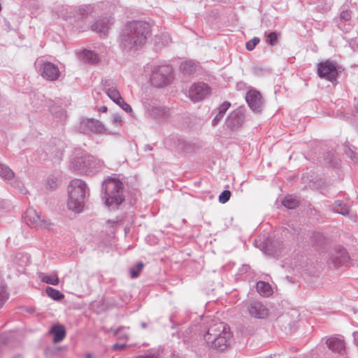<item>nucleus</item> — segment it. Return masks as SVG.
Segmentation results:
<instances>
[{
    "label": "nucleus",
    "instance_id": "nucleus-35",
    "mask_svg": "<svg viewBox=\"0 0 358 358\" xmlns=\"http://www.w3.org/2000/svg\"><path fill=\"white\" fill-rule=\"evenodd\" d=\"M127 348L125 343H115L113 345L112 349L113 350H122Z\"/></svg>",
    "mask_w": 358,
    "mask_h": 358
},
{
    "label": "nucleus",
    "instance_id": "nucleus-14",
    "mask_svg": "<svg viewBox=\"0 0 358 358\" xmlns=\"http://www.w3.org/2000/svg\"><path fill=\"white\" fill-rule=\"evenodd\" d=\"M151 82L156 87H162L169 83V78L167 76L162 75L158 71L154 72L151 76Z\"/></svg>",
    "mask_w": 358,
    "mask_h": 358
},
{
    "label": "nucleus",
    "instance_id": "nucleus-38",
    "mask_svg": "<svg viewBox=\"0 0 358 358\" xmlns=\"http://www.w3.org/2000/svg\"><path fill=\"white\" fill-rule=\"evenodd\" d=\"M65 347H56L53 349L54 352L53 353L55 354L57 353V352L62 350L63 348H64Z\"/></svg>",
    "mask_w": 358,
    "mask_h": 358
},
{
    "label": "nucleus",
    "instance_id": "nucleus-44",
    "mask_svg": "<svg viewBox=\"0 0 358 358\" xmlns=\"http://www.w3.org/2000/svg\"><path fill=\"white\" fill-rule=\"evenodd\" d=\"M24 189H21V192L22 194H25L27 192V190L24 189V191H23Z\"/></svg>",
    "mask_w": 358,
    "mask_h": 358
},
{
    "label": "nucleus",
    "instance_id": "nucleus-24",
    "mask_svg": "<svg viewBox=\"0 0 358 358\" xmlns=\"http://www.w3.org/2000/svg\"><path fill=\"white\" fill-rule=\"evenodd\" d=\"M348 258V255L346 252L344 250H341L338 255L335 257V259L334 260V263L336 265H340L343 264Z\"/></svg>",
    "mask_w": 358,
    "mask_h": 358
},
{
    "label": "nucleus",
    "instance_id": "nucleus-5",
    "mask_svg": "<svg viewBox=\"0 0 358 358\" xmlns=\"http://www.w3.org/2000/svg\"><path fill=\"white\" fill-rule=\"evenodd\" d=\"M245 100L254 112L260 113L262 111L264 100L259 92L255 90H250L246 94Z\"/></svg>",
    "mask_w": 358,
    "mask_h": 358
},
{
    "label": "nucleus",
    "instance_id": "nucleus-28",
    "mask_svg": "<svg viewBox=\"0 0 358 358\" xmlns=\"http://www.w3.org/2000/svg\"><path fill=\"white\" fill-rule=\"evenodd\" d=\"M8 294L6 289L3 287H0V307H2L6 301L8 299Z\"/></svg>",
    "mask_w": 358,
    "mask_h": 358
},
{
    "label": "nucleus",
    "instance_id": "nucleus-22",
    "mask_svg": "<svg viewBox=\"0 0 358 358\" xmlns=\"http://www.w3.org/2000/svg\"><path fill=\"white\" fill-rule=\"evenodd\" d=\"M282 203L285 207L289 209L295 208L299 205V201L292 196H286Z\"/></svg>",
    "mask_w": 358,
    "mask_h": 358
},
{
    "label": "nucleus",
    "instance_id": "nucleus-17",
    "mask_svg": "<svg viewBox=\"0 0 358 358\" xmlns=\"http://www.w3.org/2000/svg\"><path fill=\"white\" fill-rule=\"evenodd\" d=\"M38 278L43 282L52 285H57L59 282V278L56 273L48 275L43 273H38Z\"/></svg>",
    "mask_w": 358,
    "mask_h": 358
},
{
    "label": "nucleus",
    "instance_id": "nucleus-32",
    "mask_svg": "<svg viewBox=\"0 0 358 358\" xmlns=\"http://www.w3.org/2000/svg\"><path fill=\"white\" fill-rule=\"evenodd\" d=\"M117 104L119 105L126 112L131 113L132 111V108L130 106V105L127 103L123 100V99H122V100L119 101L118 103H117Z\"/></svg>",
    "mask_w": 358,
    "mask_h": 358
},
{
    "label": "nucleus",
    "instance_id": "nucleus-3",
    "mask_svg": "<svg viewBox=\"0 0 358 358\" xmlns=\"http://www.w3.org/2000/svg\"><path fill=\"white\" fill-rule=\"evenodd\" d=\"M103 187L106 206L113 208L123 202V185L119 179L108 178L103 182Z\"/></svg>",
    "mask_w": 358,
    "mask_h": 358
},
{
    "label": "nucleus",
    "instance_id": "nucleus-31",
    "mask_svg": "<svg viewBox=\"0 0 358 358\" xmlns=\"http://www.w3.org/2000/svg\"><path fill=\"white\" fill-rule=\"evenodd\" d=\"M259 43V39L258 38H254L252 40L247 42L246 48L248 50H252Z\"/></svg>",
    "mask_w": 358,
    "mask_h": 358
},
{
    "label": "nucleus",
    "instance_id": "nucleus-26",
    "mask_svg": "<svg viewBox=\"0 0 358 358\" xmlns=\"http://www.w3.org/2000/svg\"><path fill=\"white\" fill-rule=\"evenodd\" d=\"M50 333L53 336H65V328L62 325H55L50 329Z\"/></svg>",
    "mask_w": 358,
    "mask_h": 358
},
{
    "label": "nucleus",
    "instance_id": "nucleus-6",
    "mask_svg": "<svg viewBox=\"0 0 358 358\" xmlns=\"http://www.w3.org/2000/svg\"><path fill=\"white\" fill-rule=\"evenodd\" d=\"M210 93V89L205 83L193 85L189 91V96L194 101H199L204 99Z\"/></svg>",
    "mask_w": 358,
    "mask_h": 358
},
{
    "label": "nucleus",
    "instance_id": "nucleus-7",
    "mask_svg": "<svg viewBox=\"0 0 358 358\" xmlns=\"http://www.w3.org/2000/svg\"><path fill=\"white\" fill-rule=\"evenodd\" d=\"M209 346L213 350L217 351H224L230 345V338L231 337H204Z\"/></svg>",
    "mask_w": 358,
    "mask_h": 358
},
{
    "label": "nucleus",
    "instance_id": "nucleus-36",
    "mask_svg": "<svg viewBox=\"0 0 358 358\" xmlns=\"http://www.w3.org/2000/svg\"><path fill=\"white\" fill-rule=\"evenodd\" d=\"M351 17L350 12L348 10H344L341 13V17L345 20H348Z\"/></svg>",
    "mask_w": 358,
    "mask_h": 358
},
{
    "label": "nucleus",
    "instance_id": "nucleus-16",
    "mask_svg": "<svg viewBox=\"0 0 358 358\" xmlns=\"http://www.w3.org/2000/svg\"><path fill=\"white\" fill-rule=\"evenodd\" d=\"M256 287L259 294L263 296H269L273 293L271 285L264 281H259L257 282Z\"/></svg>",
    "mask_w": 358,
    "mask_h": 358
},
{
    "label": "nucleus",
    "instance_id": "nucleus-1",
    "mask_svg": "<svg viewBox=\"0 0 358 358\" xmlns=\"http://www.w3.org/2000/svg\"><path fill=\"white\" fill-rule=\"evenodd\" d=\"M67 192V207L69 210L76 213L81 212L84 208L87 192L85 182L80 179H73L70 182Z\"/></svg>",
    "mask_w": 358,
    "mask_h": 358
},
{
    "label": "nucleus",
    "instance_id": "nucleus-30",
    "mask_svg": "<svg viewBox=\"0 0 358 358\" xmlns=\"http://www.w3.org/2000/svg\"><path fill=\"white\" fill-rule=\"evenodd\" d=\"M278 34L275 32H271L268 35L267 42L271 45H275L277 43Z\"/></svg>",
    "mask_w": 358,
    "mask_h": 358
},
{
    "label": "nucleus",
    "instance_id": "nucleus-45",
    "mask_svg": "<svg viewBox=\"0 0 358 358\" xmlns=\"http://www.w3.org/2000/svg\"><path fill=\"white\" fill-rule=\"evenodd\" d=\"M343 358H347V357H343Z\"/></svg>",
    "mask_w": 358,
    "mask_h": 358
},
{
    "label": "nucleus",
    "instance_id": "nucleus-9",
    "mask_svg": "<svg viewBox=\"0 0 358 358\" xmlns=\"http://www.w3.org/2000/svg\"><path fill=\"white\" fill-rule=\"evenodd\" d=\"M41 75L47 80H55L59 78V71L52 63L46 62L43 65Z\"/></svg>",
    "mask_w": 358,
    "mask_h": 358
},
{
    "label": "nucleus",
    "instance_id": "nucleus-41",
    "mask_svg": "<svg viewBox=\"0 0 358 358\" xmlns=\"http://www.w3.org/2000/svg\"><path fill=\"white\" fill-rule=\"evenodd\" d=\"M355 344L358 346V337H354Z\"/></svg>",
    "mask_w": 358,
    "mask_h": 358
},
{
    "label": "nucleus",
    "instance_id": "nucleus-10",
    "mask_svg": "<svg viewBox=\"0 0 358 358\" xmlns=\"http://www.w3.org/2000/svg\"><path fill=\"white\" fill-rule=\"evenodd\" d=\"M326 343L328 348L333 352L342 355L345 351V342L338 337H329L326 341Z\"/></svg>",
    "mask_w": 358,
    "mask_h": 358
},
{
    "label": "nucleus",
    "instance_id": "nucleus-40",
    "mask_svg": "<svg viewBox=\"0 0 358 358\" xmlns=\"http://www.w3.org/2000/svg\"><path fill=\"white\" fill-rule=\"evenodd\" d=\"M101 110L103 112H106L107 110V107L106 106H103V107L101 108Z\"/></svg>",
    "mask_w": 358,
    "mask_h": 358
},
{
    "label": "nucleus",
    "instance_id": "nucleus-27",
    "mask_svg": "<svg viewBox=\"0 0 358 358\" xmlns=\"http://www.w3.org/2000/svg\"><path fill=\"white\" fill-rule=\"evenodd\" d=\"M107 94L108 96L116 103L122 99L120 92L116 89L108 90Z\"/></svg>",
    "mask_w": 358,
    "mask_h": 358
},
{
    "label": "nucleus",
    "instance_id": "nucleus-18",
    "mask_svg": "<svg viewBox=\"0 0 358 358\" xmlns=\"http://www.w3.org/2000/svg\"><path fill=\"white\" fill-rule=\"evenodd\" d=\"M231 106V103L228 101L223 102L216 110L217 113L215 118L213 120V124H216L221 118H222L224 114Z\"/></svg>",
    "mask_w": 358,
    "mask_h": 358
},
{
    "label": "nucleus",
    "instance_id": "nucleus-34",
    "mask_svg": "<svg viewBox=\"0 0 358 358\" xmlns=\"http://www.w3.org/2000/svg\"><path fill=\"white\" fill-rule=\"evenodd\" d=\"M84 55L90 62H94L96 60V55L92 51L87 50Z\"/></svg>",
    "mask_w": 358,
    "mask_h": 358
},
{
    "label": "nucleus",
    "instance_id": "nucleus-29",
    "mask_svg": "<svg viewBox=\"0 0 358 358\" xmlns=\"http://www.w3.org/2000/svg\"><path fill=\"white\" fill-rule=\"evenodd\" d=\"M231 196V192L229 190L223 191L219 196V201L222 203L227 202Z\"/></svg>",
    "mask_w": 358,
    "mask_h": 358
},
{
    "label": "nucleus",
    "instance_id": "nucleus-4",
    "mask_svg": "<svg viewBox=\"0 0 358 358\" xmlns=\"http://www.w3.org/2000/svg\"><path fill=\"white\" fill-rule=\"evenodd\" d=\"M318 75L329 80H333L338 75L336 64L328 60L320 63L317 66Z\"/></svg>",
    "mask_w": 358,
    "mask_h": 358
},
{
    "label": "nucleus",
    "instance_id": "nucleus-39",
    "mask_svg": "<svg viewBox=\"0 0 358 358\" xmlns=\"http://www.w3.org/2000/svg\"><path fill=\"white\" fill-rule=\"evenodd\" d=\"M167 70H168V68H166V67H163V68H162V69H160V71H161L162 73H164V72H167Z\"/></svg>",
    "mask_w": 358,
    "mask_h": 358
},
{
    "label": "nucleus",
    "instance_id": "nucleus-20",
    "mask_svg": "<svg viewBox=\"0 0 358 358\" xmlns=\"http://www.w3.org/2000/svg\"><path fill=\"white\" fill-rule=\"evenodd\" d=\"M47 295L54 300H61L64 298V295L59 292V290L52 287H48L45 289Z\"/></svg>",
    "mask_w": 358,
    "mask_h": 358
},
{
    "label": "nucleus",
    "instance_id": "nucleus-25",
    "mask_svg": "<svg viewBox=\"0 0 358 358\" xmlns=\"http://www.w3.org/2000/svg\"><path fill=\"white\" fill-rule=\"evenodd\" d=\"M144 267V264L142 262H138L135 267L130 268V274L132 278H137Z\"/></svg>",
    "mask_w": 358,
    "mask_h": 358
},
{
    "label": "nucleus",
    "instance_id": "nucleus-15",
    "mask_svg": "<svg viewBox=\"0 0 358 358\" xmlns=\"http://www.w3.org/2000/svg\"><path fill=\"white\" fill-rule=\"evenodd\" d=\"M243 122L242 115L238 111H234L227 119V124L231 128L241 126Z\"/></svg>",
    "mask_w": 358,
    "mask_h": 358
},
{
    "label": "nucleus",
    "instance_id": "nucleus-43",
    "mask_svg": "<svg viewBox=\"0 0 358 358\" xmlns=\"http://www.w3.org/2000/svg\"><path fill=\"white\" fill-rule=\"evenodd\" d=\"M115 122H120V120L117 117V118L115 119Z\"/></svg>",
    "mask_w": 358,
    "mask_h": 358
},
{
    "label": "nucleus",
    "instance_id": "nucleus-37",
    "mask_svg": "<svg viewBox=\"0 0 358 358\" xmlns=\"http://www.w3.org/2000/svg\"><path fill=\"white\" fill-rule=\"evenodd\" d=\"M52 341L54 343H57L63 341L65 337H52Z\"/></svg>",
    "mask_w": 358,
    "mask_h": 358
},
{
    "label": "nucleus",
    "instance_id": "nucleus-33",
    "mask_svg": "<svg viewBox=\"0 0 358 358\" xmlns=\"http://www.w3.org/2000/svg\"><path fill=\"white\" fill-rule=\"evenodd\" d=\"M41 224H38L37 227H42L47 229H50L52 225V223L50 222V220H45L41 218Z\"/></svg>",
    "mask_w": 358,
    "mask_h": 358
},
{
    "label": "nucleus",
    "instance_id": "nucleus-19",
    "mask_svg": "<svg viewBox=\"0 0 358 358\" xmlns=\"http://www.w3.org/2000/svg\"><path fill=\"white\" fill-rule=\"evenodd\" d=\"M334 211L335 213L346 215L349 213V208L345 203H342L340 201H336L334 203Z\"/></svg>",
    "mask_w": 358,
    "mask_h": 358
},
{
    "label": "nucleus",
    "instance_id": "nucleus-12",
    "mask_svg": "<svg viewBox=\"0 0 358 358\" xmlns=\"http://www.w3.org/2000/svg\"><path fill=\"white\" fill-rule=\"evenodd\" d=\"M90 162L85 157H80L73 162V169L80 173H88Z\"/></svg>",
    "mask_w": 358,
    "mask_h": 358
},
{
    "label": "nucleus",
    "instance_id": "nucleus-42",
    "mask_svg": "<svg viewBox=\"0 0 358 358\" xmlns=\"http://www.w3.org/2000/svg\"><path fill=\"white\" fill-rule=\"evenodd\" d=\"M187 64H188L187 63H184V64H182V67H183V69H185V68H186V66H187Z\"/></svg>",
    "mask_w": 358,
    "mask_h": 358
},
{
    "label": "nucleus",
    "instance_id": "nucleus-23",
    "mask_svg": "<svg viewBox=\"0 0 358 358\" xmlns=\"http://www.w3.org/2000/svg\"><path fill=\"white\" fill-rule=\"evenodd\" d=\"M0 176L10 180L14 177V173L8 166L0 165Z\"/></svg>",
    "mask_w": 358,
    "mask_h": 358
},
{
    "label": "nucleus",
    "instance_id": "nucleus-8",
    "mask_svg": "<svg viewBox=\"0 0 358 358\" xmlns=\"http://www.w3.org/2000/svg\"><path fill=\"white\" fill-rule=\"evenodd\" d=\"M250 316L258 319H264L268 316L267 308L259 301H254L248 307Z\"/></svg>",
    "mask_w": 358,
    "mask_h": 358
},
{
    "label": "nucleus",
    "instance_id": "nucleus-2",
    "mask_svg": "<svg viewBox=\"0 0 358 358\" xmlns=\"http://www.w3.org/2000/svg\"><path fill=\"white\" fill-rule=\"evenodd\" d=\"M127 33L122 36V41L125 48H132L143 45L146 41V36L150 31V26L144 22H131L127 25Z\"/></svg>",
    "mask_w": 358,
    "mask_h": 358
},
{
    "label": "nucleus",
    "instance_id": "nucleus-13",
    "mask_svg": "<svg viewBox=\"0 0 358 358\" xmlns=\"http://www.w3.org/2000/svg\"><path fill=\"white\" fill-rule=\"evenodd\" d=\"M24 220L28 224L34 227L42 223L41 216L33 209H29L25 212Z\"/></svg>",
    "mask_w": 358,
    "mask_h": 358
},
{
    "label": "nucleus",
    "instance_id": "nucleus-21",
    "mask_svg": "<svg viewBox=\"0 0 358 358\" xmlns=\"http://www.w3.org/2000/svg\"><path fill=\"white\" fill-rule=\"evenodd\" d=\"M108 28L109 27L108 26V24L103 20L97 21L92 26V29L94 31L103 34H106V33L108 30Z\"/></svg>",
    "mask_w": 358,
    "mask_h": 358
},
{
    "label": "nucleus",
    "instance_id": "nucleus-11",
    "mask_svg": "<svg viewBox=\"0 0 358 358\" xmlns=\"http://www.w3.org/2000/svg\"><path fill=\"white\" fill-rule=\"evenodd\" d=\"M230 333V328L224 322H218L208 330V336H225Z\"/></svg>",
    "mask_w": 358,
    "mask_h": 358
}]
</instances>
